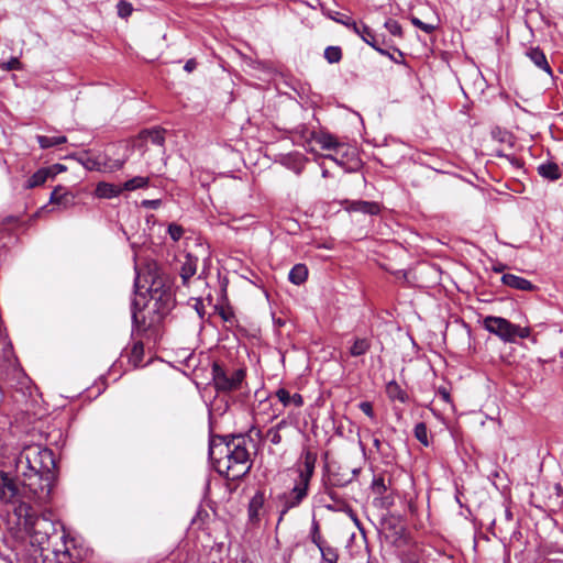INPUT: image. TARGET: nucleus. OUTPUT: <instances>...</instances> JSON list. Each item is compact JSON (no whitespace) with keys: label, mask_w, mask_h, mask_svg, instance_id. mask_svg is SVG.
<instances>
[{"label":"nucleus","mask_w":563,"mask_h":563,"mask_svg":"<svg viewBox=\"0 0 563 563\" xmlns=\"http://www.w3.org/2000/svg\"><path fill=\"white\" fill-rule=\"evenodd\" d=\"M327 158L333 159L338 164H342V162H339L333 155H328Z\"/></svg>","instance_id":"obj_56"},{"label":"nucleus","mask_w":563,"mask_h":563,"mask_svg":"<svg viewBox=\"0 0 563 563\" xmlns=\"http://www.w3.org/2000/svg\"><path fill=\"white\" fill-rule=\"evenodd\" d=\"M410 21L416 27L420 29L427 34H431L438 29V24L424 23L417 16H411Z\"/></svg>","instance_id":"obj_34"},{"label":"nucleus","mask_w":563,"mask_h":563,"mask_svg":"<svg viewBox=\"0 0 563 563\" xmlns=\"http://www.w3.org/2000/svg\"><path fill=\"white\" fill-rule=\"evenodd\" d=\"M505 269V265L499 264L498 266L494 267V272L501 273Z\"/></svg>","instance_id":"obj_54"},{"label":"nucleus","mask_w":563,"mask_h":563,"mask_svg":"<svg viewBox=\"0 0 563 563\" xmlns=\"http://www.w3.org/2000/svg\"><path fill=\"white\" fill-rule=\"evenodd\" d=\"M362 24H358L354 20L351 19L349 25L346 27L351 29L355 34H357L360 37L362 36Z\"/></svg>","instance_id":"obj_45"},{"label":"nucleus","mask_w":563,"mask_h":563,"mask_svg":"<svg viewBox=\"0 0 563 563\" xmlns=\"http://www.w3.org/2000/svg\"><path fill=\"white\" fill-rule=\"evenodd\" d=\"M373 445L376 448L377 451L380 450L382 442L378 438L373 439Z\"/></svg>","instance_id":"obj_53"},{"label":"nucleus","mask_w":563,"mask_h":563,"mask_svg":"<svg viewBox=\"0 0 563 563\" xmlns=\"http://www.w3.org/2000/svg\"><path fill=\"white\" fill-rule=\"evenodd\" d=\"M54 176L49 168H40L26 180L24 188L33 189L46 183L48 177Z\"/></svg>","instance_id":"obj_19"},{"label":"nucleus","mask_w":563,"mask_h":563,"mask_svg":"<svg viewBox=\"0 0 563 563\" xmlns=\"http://www.w3.org/2000/svg\"><path fill=\"white\" fill-rule=\"evenodd\" d=\"M11 349H12V345L11 344H7V347L3 349L4 350V357H8V354L11 352Z\"/></svg>","instance_id":"obj_55"},{"label":"nucleus","mask_w":563,"mask_h":563,"mask_svg":"<svg viewBox=\"0 0 563 563\" xmlns=\"http://www.w3.org/2000/svg\"><path fill=\"white\" fill-rule=\"evenodd\" d=\"M261 439L262 431L254 427L246 433L211 437L209 459L214 470L230 481L243 478L253 465L251 449L256 450V440Z\"/></svg>","instance_id":"obj_2"},{"label":"nucleus","mask_w":563,"mask_h":563,"mask_svg":"<svg viewBox=\"0 0 563 563\" xmlns=\"http://www.w3.org/2000/svg\"><path fill=\"white\" fill-rule=\"evenodd\" d=\"M287 426H288V422L285 419H283L275 427H273V429L280 431L282 429L286 428Z\"/></svg>","instance_id":"obj_49"},{"label":"nucleus","mask_w":563,"mask_h":563,"mask_svg":"<svg viewBox=\"0 0 563 563\" xmlns=\"http://www.w3.org/2000/svg\"><path fill=\"white\" fill-rule=\"evenodd\" d=\"M121 192H122V187L110 184V183H106V181L98 183V185L95 189L96 197L101 198V199L115 198Z\"/></svg>","instance_id":"obj_16"},{"label":"nucleus","mask_w":563,"mask_h":563,"mask_svg":"<svg viewBox=\"0 0 563 563\" xmlns=\"http://www.w3.org/2000/svg\"><path fill=\"white\" fill-rule=\"evenodd\" d=\"M301 172V166L296 168V173L299 174Z\"/></svg>","instance_id":"obj_59"},{"label":"nucleus","mask_w":563,"mask_h":563,"mask_svg":"<svg viewBox=\"0 0 563 563\" xmlns=\"http://www.w3.org/2000/svg\"><path fill=\"white\" fill-rule=\"evenodd\" d=\"M526 56L534 64L536 67L553 77L551 66L547 59L544 52L540 47H529L526 51Z\"/></svg>","instance_id":"obj_13"},{"label":"nucleus","mask_w":563,"mask_h":563,"mask_svg":"<svg viewBox=\"0 0 563 563\" xmlns=\"http://www.w3.org/2000/svg\"><path fill=\"white\" fill-rule=\"evenodd\" d=\"M197 67V62L194 59V58H190L186 62L185 66H184V69L187 71V73H191L194 69H196Z\"/></svg>","instance_id":"obj_47"},{"label":"nucleus","mask_w":563,"mask_h":563,"mask_svg":"<svg viewBox=\"0 0 563 563\" xmlns=\"http://www.w3.org/2000/svg\"><path fill=\"white\" fill-rule=\"evenodd\" d=\"M344 208L349 212H361L371 216H376L380 212V207L375 201L345 200Z\"/></svg>","instance_id":"obj_8"},{"label":"nucleus","mask_w":563,"mask_h":563,"mask_svg":"<svg viewBox=\"0 0 563 563\" xmlns=\"http://www.w3.org/2000/svg\"><path fill=\"white\" fill-rule=\"evenodd\" d=\"M484 328L501 340L514 342L517 338L525 339L530 334L529 328H521L505 318L488 316L483 320Z\"/></svg>","instance_id":"obj_5"},{"label":"nucleus","mask_w":563,"mask_h":563,"mask_svg":"<svg viewBox=\"0 0 563 563\" xmlns=\"http://www.w3.org/2000/svg\"><path fill=\"white\" fill-rule=\"evenodd\" d=\"M329 479L333 486L344 487L352 483L353 475H349L347 468L345 470L343 467H340L338 472H332L330 474Z\"/></svg>","instance_id":"obj_24"},{"label":"nucleus","mask_w":563,"mask_h":563,"mask_svg":"<svg viewBox=\"0 0 563 563\" xmlns=\"http://www.w3.org/2000/svg\"><path fill=\"white\" fill-rule=\"evenodd\" d=\"M180 262V277L183 279V284L187 285L189 279L196 274L197 266H198V257L194 256L190 253H186L183 256V260Z\"/></svg>","instance_id":"obj_11"},{"label":"nucleus","mask_w":563,"mask_h":563,"mask_svg":"<svg viewBox=\"0 0 563 563\" xmlns=\"http://www.w3.org/2000/svg\"><path fill=\"white\" fill-rule=\"evenodd\" d=\"M361 38L366 43L368 44L371 47H373L375 51H377L380 55H384V56H387V57H391V54L382 48L378 44V41L376 38V35L374 33V31L368 27L366 24H362V36Z\"/></svg>","instance_id":"obj_17"},{"label":"nucleus","mask_w":563,"mask_h":563,"mask_svg":"<svg viewBox=\"0 0 563 563\" xmlns=\"http://www.w3.org/2000/svg\"><path fill=\"white\" fill-rule=\"evenodd\" d=\"M200 311H201V308H198V307H197V312H198L200 316H202Z\"/></svg>","instance_id":"obj_61"},{"label":"nucleus","mask_w":563,"mask_h":563,"mask_svg":"<svg viewBox=\"0 0 563 563\" xmlns=\"http://www.w3.org/2000/svg\"><path fill=\"white\" fill-rule=\"evenodd\" d=\"M67 139L64 135L58 136H47V135H38L37 142L41 148H49L56 145H60L66 143Z\"/></svg>","instance_id":"obj_27"},{"label":"nucleus","mask_w":563,"mask_h":563,"mask_svg":"<svg viewBox=\"0 0 563 563\" xmlns=\"http://www.w3.org/2000/svg\"><path fill=\"white\" fill-rule=\"evenodd\" d=\"M133 5L126 0H120L117 3V13L121 19H128L133 12Z\"/></svg>","instance_id":"obj_33"},{"label":"nucleus","mask_w":563,"mask_h":563,"mask_svg":"<svg viewBox=\"0 0 563 563\" xmlns=\"http://www.w3.org/2000/svg\"><path fill=\"white\" fill-rule=\"evenodd\" d=\"M371 340L367 338H355L349 349V353L353 357L365 355L371 349Z\"/></svg>","instance_id":"obj_22"},{"label":"nucleus","mask_w":563,"mask_h":563,"mask_svg":"<svg viewBox=\"0 0 563 563\" xmlns=\"http://www.w3.org/2000/svg\"><path fill=\"white\" fill-rule=\"evenodd\" d=\"M155 300H156V302H161L162 303V306H158V309H163L164 310L163 312L170 310L172 307L174 306V300L173 299H172V306L169 308H166L164 301H161V300H157V299H155Z\"/></svg>","instance_id":"obj_51"},{"label":"nucleus","mask_w":563,"mask_h":563,"mask_svg":"<svg viewBox=\"0 0 563 563\" xmlns=\"http://www.w3.org/2000/svg\"><path fill=\"white\" fill-rule=\"evenodd\" d=\"M131 311H132L133 328L140 331L141 330V322L139 321V318H137L139 307H137L136 300L132 301V303H131Z\"/></svg>","instance_id":"obj_41"},{"label":"nucleus","mask_w":563,"mask_h":563,"mask_svg":"<svg viewBox=\"0 0 563 563\" xmlns=\"http://www.w3.org/2000/svg\"><path fill=\"white\" fill-rule=\"evenodd\" d=\"M438 395L446 402L451 400L450 393L444 387L438 389Z\"/></svg>","instance_id":"obj_48"},{"label":"nucleus","mask_w":563,"mask_h":563,"mask_svg":"<svg viewBox=\"0 0 563 563\" xmlns=\"http://www.w3.org/2000/svg\"><path fill=\"white\" fill-rule=\"evenodd\" d=\"M56 167H58V170L64 169V166H63V165H59V164H57V165H56Z\"/></svg>","instance_id":"obj_58"},{"label":"nucleus","mask_w":563,"mask_h":563,"mask_svg":"<svg viewBox=\"0 0 563 563\" xmlns=\"http://www.w3.org/2000/svg\"><path fill=\"white\" fill-rule=\"evenodd\" d=\"M275 397L282 402L284 407L294 406L300 408L303 406V398L300 394H290L286 388H278L275 391Z\"/></svg>","instance_id":"obj_15"},{"label":"nucleus","mask_w":563,"mask_h":563,"mask_svg":"<svg viewBox=\"0 0 563 563\" xmlns=\"http://www.w3.org/2000/svg\"><path fill=\"white\" fill-rule=\"evenodd\" d=\"M52 450L41 444L22 448L14 461V477L0 472V501L13 506L15 525L23 528L41 555H54L55 563H71L68 536L58 521L51 518L45 506L52 500L55 481Z\"/></svg>","instance_id":"obj_1"},{"label":"nucleus","mask_w":563,"mask_h":563,"mask_svg":"<svg viewBox=\"0 0 563 563\" xmlns=\"http://www.w3.org/2000/svg\"><path fill=\"white\" fill-rule=\"evenodd\" d=\"M386 393L391 400H399L400 402L408 400L407 393L395 380L387 384Z\"/></svg>","instance_id":"obj_26"},{"label":"nucleus","mask_w":563,"mask_h":563,"mask_svg":"<svg viewBox=\"0 0 563 563\" xmlns=\"http://www.w3.org/2000/svg\"><path fill=\"white\" fill-rule=\"evenodd\" d=\"M331 19L340 24H343L344 26H347L351 21L349 15L342 14L340 12H335L334 15H331Z\"/></svg>","instance_id":"obj_44"},{"label":"nucleus","mask_w":563,"mask_h":563,"mask_svg":"<svg viewBox=\"0 0 563 563\" xmlns=\"http://www.w3.org/2000/svg\"><path fill=\"white\" fill-rule=\"evenodd\" d=\"M358 408L368 418H371V419L375 418V412H374L372 402H369V401H362V402H360Z\"/></svg>","instance_id":"obj_42"},{"label":"nucleus","mask_w":563,"mask_h":563,"mask_svg":"<svg viewBox=\"0 0 563 563\" xmlns=\"http://www.w3.org/2000/svg\"><path fill=\"white\" fill-rule=\"evenodd\" d=\"M372 489L375 494L383 495L386 493L387 487L385 485V479L382 476L374 477L372 482Z\"/></svg>","instance_id":"obj_39"},{"label":"nucleus","mask_w":563,"mask_h":563,"mask_svg":"<svg viewBox=\"0 0 563 563\" xmlns=\"http://www.w3.org/2000/svg\"><path fill=\"white\" fill-rule=\"evenodd\" d=\"M501 283L505 286L522 291H534L538 288L530 280L515 274H504L501 276Z\"/></svg>","instance_id":"obj_12"},{"label":"nucleus","mask_w":563,"mask_h":563,"mask_svg":"<svg viewBox=\"0 0 563 563\" xmlns=\"http://www.w3.org/2000/svg\"><path fill=\"white\" fill-rule=\"evenodd\" d=\"M317 453L307 450L302 455V467L298 470V481L310 486V481L314 473L317 463Z\"/></svg>","instance_id":"obj_7"},{"label":"nucleus","mask_w":563,"mask_h":563,"mask_svg":"<svg viewBox=\"0 0 563 563\" xmlns=\"http://www.w3.org/2000/svg\"><path fill=\"white\" fill-rule=\"evenodd\" d=\"M216 309L218 310L219 316L221 317V319L224 322L229 323L230 325H234V323L236 322V319H235V314L231 307L221 306V307H217Z\"/></svg>","instance_id":"obj_32"},{"label":"nucleus","mask_w":563,"mask_h":563,"mask_svg":"<svg viewBox=\"0 0 563 563\" xmlns=\"http://www.w3.org/2000/svg\"><path fill=\"white\" fill-rule=\"evenodd\" d=\"M538 174L544 179L555 181L561 178L562 173L556 163L547 162L538 166Z\"/></svg>","instance_id":"obj_18"},{"label":"nucleus","mask_w":563,"mask_h":563,"mask_svg":"<svg viewBox=\"0 0 563 563\" xmlns=\"http://www.w3.org/2000/svg\"><path fill=\"white\" fill-rule=\"evenodd\" d=\"M308 278V268L305 264H296L288 274V279L294 285H301Z\"/></svg>","instance_id":"obj_23"},{"label":"nucleus","mask_w":563,"mask_h":563,"mask_svg":"<svg viewBox=\"0 0 563 563\" xmlns=\"http://www.w3.org/2000/svg\"><path fill=\"white\" fill-rule=\"evenodd\" d=\"M360 468H352V470H349L347 468V472H349V475H353V479L360 474Z\"/></svg>","instance_id":"obj_52"},{"label":"nucleus","mask_w":563,"mask_h":563,"mask_svg":"<svg viewBox=\"0 0 563 563\" xmlns=\"http://www.w3.org/2000/svg\"><path fill=\"white\" fill-rule=\"evenodd\" d=\"M311 541L318 547L321 545V543L327 542L320 534L319 525L317 522H313L312 529H311Z\"/></svg>","instance_id":"obj_40"},{"label":"nucleus","mask_w":563,"mask_h":563,"mask_svg":"<svg viewBox=\"0 0 563 563\" xmlns=\"http://www.w3.org/2000/svg\"><path fill=\"white\" fill-rule=\"evenodd\" d=\"M318 549L324 563H338L339 551L336 548L329 544V542H324Z\"/></svg>","instance_id":"obj_25"},{"label":"nucleus","mask_w":563,"mask_h":563,"mask_svg":"<svg viewBox=\"0 0 563 563\" xmlns=\"http://www.w3.org/2000/svg\"><path fill=\"white\" fill-rule=\"evenodd\" d=\"M161 205V200H143L142 206L151 209H156Z\"/></svg>","instance_id":"obj_46"},{"label":"nucleus","mask_w":563,"mask_h":563,"mask_svg":"<svg viewBox=\"0 0 563 563\" xmlns=\"http://www.w3.org/2000/svg\"><path fill=\"white\" fill-rule=\"evenodd\" d=\"M323 55L328 63L335 64L342 59V49L340 46H328Z\"/></svg>","instance_id":"obj_31"},{"label":"nucleus","mask_w":563,"mask_h":563,"mask_svg":"<svg viewBox=\"0 0 563 563\" xmlns=\"http://www.w3.org/2000/svg\"><path fill=\"white\" fill-rule=\"evenodd\" d=\"M297 130H302L303 131L305 126H299V128H297Z\"/></svg>","instance_id":"obj_62"},{"label":"nucleus","mask_w":563,"mask_h":563,"mask_svg":"<svg viewBox=\"0 0 563 563\" xmlns=\"http://www.w3.org/2000/svg\"><path fill=\"white\" fill-rule=\"evenodd\" d=\"M0 69L5 71L21 70L22 63L18 57H11L8 62H0Z\"/></svg>","instance_id":"obj_36"},{"label":"nucleus","mask_w":563,"mask_h":563,"mask_svg":"<svg viewBox=\"0 0 563 563\" xmlns=\"http://www.w3.org/2000/svg\"><path fill=\"white\" fill-rule=\"evenodd\" d=\"M167 232L170 236V239L174 241V242H177L181 239L183 234H184V229L183 227L176 224V223H170L168 225V229H167Z\"/></svg>","instance_id":"obj_38"},{"label":"nucleus","mask_w":563,"mask_h":563,"mask_svg":"<svg viewBox=\"0 0 563 563\" xmlns=\"http://www.w3.org/2000/svg\"><path fill=\"white\" fill-rule=\"evenodd\" d=\"M144 345L141 341L135 342L131 349L129 361L133 366H139L143 362Z\"/></svg>","instance_id":"obj_29"},{"label":"nucleus","mask_w":563,"mask_h":563,"mask_svg":"<svg viewBox=\"0 0 563 563\" xmlns=\"http://www.w3.org/2000/svg\"><path fill=\"white\" fill-rule=\"evenodd\" d=\"M164 130L161 128L145 129L140 132L139 137L144 141H151L155 145H164Z\"/></svg>","instance_id":"obj_21"},{"label":"nucleus","mask_w":563,"mask_h":563,"mask_svg":"<svg viewBox=\"0 0 563 563\" xmlns=\"http://www.w3.org/2000/svg\"><path fill=\"white\" fill-rule=\"evenodd\" d=\"M413 434L422 445L428 446L430 444L428 429L424 422H419L415 426Z\"/></svg>","instance_id":"obj_30"},{"label":"nucleus","mask_w":563,"mask_h":563,"mask_svg":"<svg viewBox=\"0 0 563 563\" xmlns=\"http://www.w3.org/2000/svg\"><path fill=\"white\" fill-rule=\"evenodd\" d=\"M125 164V159H111L106 155V173H112L115 170H120Z\"/></svg>","instance_id":"obj_37"},{"label":"nucleus","mask_w":563,"mask_h":563,"mask_svg":"<svg viewBox=\"0 0 563 563\" xmlns=\"http://www.w3.org/2000/svg\"><path fill=\"white\" fill-rule=\"evenodd\" d=\"M311 137L321 146V148L334 151L336 154L343 147V145L338 142L336 137L329 133L316 134L314 132H311Z\"/></svg>","instance_id":"obj_14"},{"label":"nucleus","mask_w":563,"mask_h":563,"mask_svg":"<svg viewBox=\"0 0 563 563\" xmlns=\"http://www.w3.org/2000/svg\"><path fill=\"white\" fill-rule=\"evenodd\" d=\"M397 53H398V56H399L400 58H404V54H402V52H401L400 49H397ZM389 58H390L391 60H394L395 63H398V64H400V63H402V62H404L402 59H397V58H396V56H394L393 54H391V57H389Z\"/></svg>","instance_id":"obj_50"},{"label":"nucleus","mask_w":563,"mask_h":563,"mask_svg":"<svg viewBox=\"0 0 563 563\" xmlns=\"http://www.w3.org/2000/svg\"><path fill=\"white\" fill-rule=\"evenodd\" d=\"M211 376L217 393L228 394L241 388L246 371L242 367L235 368L223 362L214 361L211 365Z\"/></svg>","instance_id":"obj_4"},{"label":"nucleus","mask_w":563,"mask_h":563,"mask_svg":"<svg viewBox=\"0 0 563 563\" xmlns=\"http://www.w3.org/2000/svg\"><path fill=\"white\" fill-rule=\"evenodd\" d=\"M135 273L134 287L136 290L146 288L152 299L164 301L166 308L172 306L170 288L166 285L156 262L150 261L144 266L135 265Z\"/></svg>","instance_id":"obj_3"},{"label":"nucleus","mask_w":563,"mask_h":563,"mask_svg":"<svg viewBox=\"0 0 563 563\" xmlns=\"http://www.w3.org/2000/svg\"><path fill=\"white\" fill-rule=\"evenodd\" d=\"M265 504V494L262 490H257L251 498L247 507L249 520L253 525H257L261 520V511Z\"/></svg>","instance_id":"obj_9"},{"label":"nucleus","mask_w":563,"mask_h":563,"mask_svg":"<svg viewBox=\"0 0 563 563\" xmlns=\"http://www.w3.org/2000/svg\"><path fill=\"white\" fill-rule=\"evenodd\" d=\"M49 203L57 205L63 209H67L75 203V196L66 190L63 186H57L51 192Z\"/></svg>","instance_id":"obj_10"},{"label":"nucleus","mask_w":563,"mask_h":563,"mask_svg":"<svg viewBox=\"0 0 563 563\" xmlns=\"http://www.w3.org/2000/svg\"><path fill=\"white\" fill-rule=\"evenodd\" d=\"M200 311H201V308H198V307H197V312H198L200 316H202Z\"/></svg>","instance_id":"obj_60"},{"label":"nucleus","mask_w":563,"mask_h":563,"mask_svg":"<svg viewBox=\"0 0 563 563\" xmlns=\"http://www.w3.org/2000/svg\"><path fill=\"white\" fill-rule=\"evenodd\" d=\"M267 437L271 441V443L277 445L282 442V435H280V432L277 431L276 429H273L271 428L268 431H267Z\"/></svg>","instance_id":"obj_43"},{"label":"nucleus","mask_w":563,"mask_h":563,"mask_svg":"<svg viewBox=\"0 0 563 563\" xmlns=\"http://www.w3.org/2000/svg\"><path fill=\"white\" fill-rule=\"evenodd\" d=\"M308 490L309 485L297 479L291 490L277 496L279 508L278 523L290 509L298 507L303 501L308 496Z\"/></svg>","instance_id":"obj_6"},{"label":"nucleus","mask_w":563,"mask_h":563,"mask_svg":"<svg viewBox=\"0 0 563 563\" xmlns=\"http://www.w3.org/2000/svg\"><path fill=\"white\" fill-rule=\"evenodd\" d=\"M148 186V178L142 176H135L129 180H126L121 187L122 191H133L141 188H146Z\"/></svg>","instance_id":"obj_28"},{"label":"nucleus","mask_w":563,"mask_h":563,"mask_svg":"<svg viewBox=\"0 0 563 563\" xmlns=\"http://www.w3.org/2000/svg\"><path fill=\"white\" fill-rule=\"evenodd\" d=\"M81 164L88 170L103 172V173L107 172L106 155H98V156L87 155L86 157H84L81 159Z\"/></svg>","instance_id":"obj_20"},{"label":"nucleus","mask_w":563,"mask_h":563,"mask_svg":"<svg viewBox=\"0 0 563 563\" xmlns=\"http://www.w3.org/2000/svg\"><path fill=\"white\" fill-rule=\"evenodd\" d=\"M384 26L388 30V32L394 35V36H398V37H401L402 36V27L401 25L399 24L398 21L394 20V19H388L385 23H384Z\"/></svg>","instance_id":"obj_35"},{"label":"nucleus","mask_w":563,"mask_h":563,"mask_svg":"<svg viewBox=\"0 0 563 563\" xmlns=\"http://www.w3.org/2000/svg\"><path fill=\"white\" fill-rule=\"evenodd\" d=\"M322 176H323V177H328V170H327V169H324V170L322 172Z\"/></svg>","instance_id":"obj_57"}]
</instances>
